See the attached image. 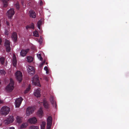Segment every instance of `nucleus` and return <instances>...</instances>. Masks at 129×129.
Returning a JSON list of instances; mask_svg holds the SVG:
<instances>
[{
  "label": "nucleus",
  "mask_w": 129,
  "mask_h": 129,
  "mask_svg": "<svg viewBox=\"0 0 129 129\" xmlns=\"http://www.w3.org/2000/svg\"><path fill=\"white\" fill-rule=\"evenodd\" d=\"M37 56L38 59H39L40 60H42V58L41 55L40 54H37Z\"/></svg>",
  "instance_id": "f704fd0d"
},
{
  "label": "nucleus",
  "mask_w": 129,
  "mask_h": 129,
  "mask_svg": "<svg viewBox=\"0 0 129 129\" xmlns=\"http://www.w3.org/2000/svg\"><path fill=\"white\" fill-rule=\"evenodd\" d=\"M30 16L31 17L35 18L36 17V13L35 12L32 10L29 11Z\"/></svg>",
  "instance_id": "4be33fe9"
},
{
  "label": "nucleus",
  "mask_w": 129,
  "mask_h": 129,
  "mask_svg": "<svg viewBox=\"0 0 129 129\" xmlns=\"http://www.w3.org/2000/svg\"><path fill=\"white\" fill-rule=\"evenodd\" d=\"M29 50V49H28L25 50H22L20 52V55L22 57L25 56Z\"/></svg>",
  "instance_id": "4468645a"
},
{
  "label": "nucleus",
  "mask_w": 129,
  "mask_h": 129,
  "mask_svg": "<svg viewBox=\"0 0 129 129\" xmlns=\"http://www.w3.org/2000/svg\"><path fill=\"white\" fill-rule=\"evenodd\" d=\"M23 100V99L21 97L17 99L15 103L16 107L18 108L20 107Z\"/></svg>",
  "instance_id": "1a4fd4ad"
},
{
  "label": "nucleus",
  "mask_w": 129,
  "mask_h": 129,
  "mask_svg": "<svg viewBox=\"0 0 129 129\" xmlns=\"http://www.w3.org/2000/svg\"><path fill=\"white\" fill-rule=\"evenodd\" d=\"M5 34L6 35H7L8 34V31L7 30H6L5 31Z\"/></svg>",
  "instance_id": "37998d69"
},
{
  "label": "nucleus",
  "mask_w": 129,
  "mask_h": 129,
  "mask_svg": "<svg viewBox=\"0 0 129 129\" xmlns=\"http://www.w3.org/2000/svg\"><path fill=\"white\" fill-rule=\"evenodd\" d=\"M27 61L29 62H31L33 60V58L30 56L27 57Z\"/></svg>",
  "instance_id": "a878e982"
},
{
  "label": "nucleus",
  "mask_w": 129,
  "mask_h": 129,
  "mask_svg": "<svg viewBox=\"0 0 129 129\" xmlns=\"http://www.w3.org/2000/svg\"><path fill=\"white\" fill-rule=\"evenodd\" d=\"M26 28L27 29H28L29 28H30L34 29V24L33 23H31L29 25L27 26L26 27Z\"/></svg>",
  "instance_id": "b1692460"
},
{
  "label": "nucleus",
  "mask_w": 129,
  "mask_h": 129,
  "mask_svg": "<svg viewBox=\"0 0 129 129\" xmlns=\"http://www.w3.org/2000/svg\"><path fill=\"white\" fill-rule=\"evenodd\" d=\"M32 49L34 50H36V48L34 47H33L32 48Z\"/></svg>",
  "instance_id": "a18cd8bd"
},
{
  "label": "nucleus",
  "mask_w": 129,
  "mask_h": 129,
  "mask_svg": "<svg viewBox=\"0 0 129 129\" xmlns=\"http://www.w3.org/2000/svg\"><path fill=\"white\" fill-rule=\"evenodd\" d=\"M35 109L32 107H29L27 109L26 111V116H29L34 112Z\"/></svg>",
  "instance_id": "0eeeda50"
},
{
  "label": "nucleus",
  "mask_w": 129,
  "mask_h": 129,
  "mask_svg": "<svg viewBox=\"0 0 129 129\" xmlns=\"http://www.w3.org/2000/svg\"><path fill=\"white\" fill-rule=\"evenodd\" d=\"M15 7L17 9H19V4L18 2L16 3L15 4Z\"/></svg>",
  "instance_id": "72a5a7b5"
},
{
  "label": "nucleus",
  "mask_w": 129,
  "mask_h": 129,
  "mask_svg": "<svg viewBox=\"0 0 129 129\" xmlns=\"http://www.w3.org/2000/svg\"><path fill=\"white\" fill-rule=\"evenodd\" d=\"M15 75L17 80L20 82L22 80V73L19 71H17L15 73Z\"/></svg>",
  "instance_id": "423d86ee"
},
{
  "label": "nucleus",
  "mask_w": 129,
  "mask_h": 129,
  "mask_svg": "<svg viewBox=\"0 0 129 129\" xmlns=\"http://www.w3.org/2000/svg\"><path fill=\"white\" fill-rule=\"evenodd\" d=\"M38 115L40 117H42L43 115V113L42 110V108L41 107L38 110L37 113Z\"/></svg>",
  "instance_id": "a211bd4d"
},
{
  "label": "nucleus",
  "mask_w": 129,
  "mask_h": 129,
  "mask_svg": "<svg viewBox=\"0 0 129 129\" xmlns=\"http://www.w3.org/2000/svg\"><path fill=\"white\" fill-rule=\"evenodd\" d=\"M33 34L34 36L36 37H38L39 36L38 32L36 30L34 32Z\"/></svg>",
  "instance_id": "c756f323"
},
{
  "label": "nucleus",
  "mask_w": 129,
  "mask_h": 129,
  "mask_svg": "<svg viewBox=\"0 0 129 129\" xmlns=\"http://www.w3.org/2000/svg\"><path fill=\"white\" fill-rule=\"evenodd\" d=\"M42 39L41 38L40 40L38 41V42H40V43L41 44V43L42 42Z\"/></svg>",
  "instance_id": "58836bf2"
},
{
  "label": "nucleus",
  "mask_w": 129,
  "mask_h": 129,
  "mask_svg": "<svg viewBox=\"0 0 129 129\" xmlns=\"http://www.w3.org/2000/svg\"><path fill=\"white\" fill-rule=\"evenodd\" d=\"M12 63L13 66L14 67H16L17 64V61L16 59L15 55L14 54H13Z\"/></svg>",
  "instance_id": "412c9836"
},
{
  "label": "nucleus",
  "mask_w": 129,
  "mask_h": 129,
  "mask_svg": "<svg viewBox=\"0 0 129 129\" xmlns=\"http://www.w3.org/2000/svg\"><path fill=\"white\" fill-rule=\"evenodd\" d=\"M30 86L29 85L28 87L26 89V90H25L24 91L25 94L27 93L30 90Z\"/></svg>",
  "instance_id": "7c9ffc66"
},
{
  "label": "nucleus",
  "mask_w": 129,
  "mask_h": 129,
  "mask_svg": "<svg viewBox=\"0 0 129 129\" xmlns=\"http://www.w3.org/2000/svg\"><path fill=\"white\" fill-rule=\"evenodd\" d=\"M44 70L46 71V73L47 74H48L49 73V70L48 67L47 66L45 67L44 68Z\"/></svg>",
  "instance_id": "473e14b6"
},
{
  "label": "nucleus",
  "mask_w": 129,
  "mask_h": 129,
  "mask_svg": "<svg viewBox=\"0 0 129 129\" xmlns=\"http://www.w3.org/2000/svg\"><path fill=\"white\" fill-rule=\"evenodd\" d=\"M8 129H15L14 127H11L8 128Z\"/></svg>",
  "instance_id": "ea45409f"
},
{
  "label": "nucleus",
  "mask_w": 129,
  "mask_h": 129,
  "mask_svg": "<svg viewBox=\"0 0 129 129\" xmlns=\"http://www.w3.org/2000/svg\"><path fill=\"white\" fill-rule=\"evenodd\" d=\"M47 129H50L52 124V119L51 116H49L47 118Z\"/></svg>",
  "instance_id": "9b49d317"
},
{
  "label": "nucleus",
  "mask_w": 129,
  "mask_h": 129,
  "mask_svg": "<svg viewBox=\"0 0 129 129\" xmlns=\"http://www.w3.org/2000/svg\"><path fill=\"white\" fill-rule=\"evenodd\" d=\"M45 61H44L43 62H42V63L40 65V66L41 67L45 63Z\"/></svg>",
  "instance_id": "e433bc0d"
},
{
  "label": "nucleus",
  "mask_w": 129,
  "mask_h": 129,
  "mask_svg": "<svg viewBox=\"0 0 129 129\" xmlns=\"http://www.w3.org/2000/svg\"><path fill=\"white\" fill-rule=\"evenodd\" d=\"M14 82L12 78L10 79V82L5 88L6 90L9 92L12 91L14 88Z\"/></svg>",
  "instance_id": "f257e3e1"
},
{
  "label": "nucleus",
  "mask_w": 129,
  "mask_h": 129,
  "mask_svg": "<svg viewBox=\"0 0 129 129\" xmlns=\"http://www.w3.org/2000/svg\"><path fill=\"white\" fill-rule=\"evenodd\" d=\"M35 109L32 107H29L27 109L26 111V116H29L34 112Z\"/></svg>",
  "instance_id": "6e6552de"
},
{
  "label": "nucleus",
  "mask_w": 129,
  "mask_h": 129,
  "mask_svg": "<svg viewBox=\"0 0 129 129\" xmlns=\"http://www.w3.org/2000/svg\"><path fill=\"white\" fill-rule=\"evenodd\" d=\"M21 3H22V4L23 5V3L22 2H21Z\"/></svg>",
  "instance_id": "09e8293b"
},
{
  "label": "nucleus",
  "mask_w": 129,
  "mask_h": 129,
  "mask_svg": "<svg viewBox=\"0 0 129 129\" xmlns=\"http://www.w3.org/2000/svg\"><path fill=\"white\" fill-rule=\"evenodd\" d=\"M42 20L41 19L37 23L38 27V28L40 29V26L42 24Z\"/></svg>",
  "instance_id": "393cba45"
},
{
  "label": "nucleus",
  "mask_w": 129,
  "mask_h": 129,
  "mask_svg": "<svg viewBox=\"0 0 129 129\" xmlns=\"http://www.w3.org/2000/svg\"><path fill=\"white\" fill-rule=\"evenodd\" d=\"M11 38L14 42H16L17 40V34L16 33H13L12 34Z\"/></svg>",
  "instance_id": "6ab92c4d"
},
{
  "label": "nucleus",
  "mask_w": 129,
  "mask_h": 129,
  "mask_svg": "<svg viewBox=\"0 0 129 129\" xmlns=\"http://www.w3.org/2000/svg\"><path fill=\"white\" fill-rule=\"evenodd\" d=\"M0 73L4 75L5 74V72L3 70H0Z\"/></svg>",
  "instance_id": "c9c22d12"
},
{
  "label": "nucleus",
  "mask_w": 129,
  "mask_h": 129,
  "mask_svg": "<svg viewBox=\"0 0 129 129\" xmlns=\"http://www.w3.org/2000/svg\"><path fill=\"white\" fill-rule=\"evenodd\" d=\"M42 33V32H40V33Z\"/></svg>",
  "instance_id": "8fccbe9b"
},
{
  "label": "nucleus",
  "mask_w": 129,
  "mask_h": 129,
  "mask_svg": "<svg viewBox=\"0 0 129 129\" xmlns=\"http://www.w3.org/2000/svg\"><path fill=\"white\" fill-rule=\"evenodd\" d=\"M44 79L47 81L48 80V78L46 77H44Z\"/></svg>",
  "instance_id": "4c0bfd02"
},
{
  "label": "nucleus",
  "mask_w": 129,
  "mask_h": 129,
  "mask_svg": "<svg viewBox=\"0 0 129 129\" xmlns=\"http://www.w3.org/2000/svg\"><path fill=\"white\" fill-rule=\"evenodd\" d=\"M40 90L38 88L35 90L34 91V95L37 97H39L40 96Z\"/></svg>",
  "instance_id": "2eb2a0df"
},
{
  "label": "nucleus",
  "mask_w": 129,
  "mask_h": 129,
  "mask_svg": "<svg viewBox=\"0 0 129 129\" xmlns=\"http://www.w3.org/2000/svg\"><path fill=\"white\" fill-rule=\"evenodd\" d=\"M14 120V118L12 116H9L4 121V123L6 124H8L13 122Z\"/></svg>",
  "instance_id": "20e7f679"
},
{
  "label": "nucleus",
  "mask_w": 129,
  "mask_h": 129,
  "mask_svg": "<svg viewBox=\"0 0 129 129\" xmlns=\"http://www.w3.org/2000/svg\"><path fill=\"white\" fill-rule=\"evenodd\" d=\"M15 14L14 9L11 8L9 10L7 13V15L9 18L11 19Z\"/></svg>",
  "instance_id": "39448f33"
},
{
  "label": "nucleus",
  "mask_w": 129,
  "mask_h": 129,
  "mask_svg": "<svg viewBox=\"0 0 129 129\" xmlns=\"http://www.w3.org/2000/svg\"><path fill=\"white\" fill-rule=\"evenodd\" d=\"M46 125V122H43L41 125V129H45Z\"/></svg>",
  "instance_id": "c85d7f7f"
},
{
  "label": "nucleus",
  "mask_w": 129,
  "mask_h": 129,
  "mask_svg": "<svg viewBox=\"0 0 129 129\" xmlns=\"http://www.w3.org/2000/svg\"><path fill=\"white\" fill-rule=\"evenodd\" d=\"M40 103H41V102H39V104H40Z\"/></svg>",
  "instance_id": "de8ad7c7"
},
{
  "label": "nucleus",
  "mask_w": 129,
  "mask_h": 129,
  "mask_svg": "<svg viewBox=\"0 0 129 129\" xmlns=\"http://www.w3.org/2000/svg\"><path fill=\"white\" fill-rule=\"evenodd\" d=\"M5 45L6 48V51L8 52H9L11 50V47L10 43L9 41L7 40H6Z\"/></svg>",
  "instance_id": "f8f14e48"
},
{
  "label": "nucleus",
  "mask_w": 129,
  "mask_h": 129,
  "mask_svg": "<svg viewBox=\"0 0 129 129\" xmlns=\"http://www.w3.org/2000/svg\"><path fill=\"white\" fill-rule=\"evenodd\" d=\"M28 125V124L27 122H24L20 125L19 128L20 129H23L26 127Z\"/></svg>",
  "instance_id": "aec40b11"
},
{
  "label": "nucleus",
  "mask_w": 129,
  "mask_h": 129,
  "mask_svg": "<svg viewBox=\"0 0 129 129\" xmlns=\"http://www.w3.org/2000/svg\"><path fill=\"white\" fill-rule=\"evenodd\" d=\"M27 70L28 73L30 74L33 75L35 73L34 68L32 66H28L27 67Z\"/></svg>",
  "instance_id": "9d476101"
},
{
  "label": "nucleus",
  "mask_w": 129,
  "mask_h": 129,
  "mask_svg": "<svg viewBox=\"0 0 129 129\" xmlns=\"http://www.w3.org/2000/svg\"><path fill=\"white\" fill-rule=\"evenodd\" d=\"M3 2L4 7H6L8 5L7 1L6 0H2Z\"/></svg>",
  "instance_id": "bb28decb"
},
{
  "label": "nucleus",
  "mask_w": 129,
  "mask_h": 129,
  "mask_svg": "<svg viewBox=\"0 0 129 129\" xmlns=\"http://www.w3.org/2000/svg\"><path fill=\"white\" fill-rule=\"evenodd\" d=\"M10 110V109L9 107L4 106L1 108L0 113L6 116L9 114Z\"/></svg>",
  "instance_id": "f03ea898"
},
{
  "label": "nucleus",
  "mask_w": 129,
  "mask_h": 129,
  "mask_svg": "<svg viewBox=\"0 0 129 129\" xmlns=\"http://www.w3.org/2000/svg\"><path fill=\"white\" fill-rule=\"evenodd\" d=\"M37 121V118L35 117H34L29 118L28 119L27 122L31 124H35Z\"/></svg>",
  "instance_id": "ddd939ff"
},
{
  "label": "nucleus",
  "mask_w": 129,
  "mask_h": 129,
  "mask_svg": "<svg viewBox=\"0 0 129 129\" xmlns=\"http://www.w3.org/2000/svg\"><path fill=\"white\" fill-rule=\"evenodd\" d=\"M40 6L42 5V4H43V3H42V1H40Z\"/></svg>",
  "instance_id": "79ce46f5"
},
{
  "label": "nucleus",
  "mask_w": 129,
  "mask_h": 129,
  "mask_svg": "<svg viewBox=\"0 0 129 129\" xmlns=\"http://www.w3.org/2000/svg\"><path fill=\"white\" fill-rule=\"evenodd\" d=\"M29 129H39L38 126L32 125L29 127Z\"/></svg>",
  "instance_id": "cd10ccee"
},
{
  "label": "nucleus",
  "mask_w": 129,
  "mask_h": 129,
  "mask_svg": "<svg viewBox=\"0 0 129 129\" xmlns=\"http://www.w3.org/2000/svg\"><path fill=\"white\" fill-rule=\"evenodd\" d=\"M5 61V58L4 57H2L0 58V61L2 64H3L4 63Z\"/></svg>",
  "instance_id": "2f4dec72"
},
{
  "label": "nucleus",
  "mask_w": 129,
  "mask_h": 129,
  "mask_svg": "<svg viewBox=\"0 0 129 129\" xmlns=\"http://www.w3.org/2000/svg\"><path fill=\"white\" fill-rule=\"evenodd\" d=\"M3 103V100L0 99V104Z\"/></svg>",
  "instance_id": "a19ab883"
},
{
  "label": "nucleus",
  "mask_w": 129,
  "mask_h": 129,
  "mask_svg": "<svg viewBox=\"0 0 129 129\" xmlns=\"http://www.w3.org/2000/svg\"><path fill=\"white\" fill-rule=\"evenodd\" d=\"M32 81L33 84L34 85L40 87L41 86L39 81V77L38 76L35 75L33 77Z\"/></svg>",
  "instance_id": "7ed1b4c3"
},
{
  "label": "nucleus",
  "mask_w": 129,
  "mask_h": 129,
  "mask_svg": "<svg viewBox=\"0 0 129 129\" xmlns=\"http://www.w3.org/2000/svg\"><path fill=\"white\" fill-rule=\"evenodd\" d=\"M16 125L18 123V124H19L22 122V118L19 116H17L16 118Z\"/></svg>",
  "instance_id": "f3484780"
},
{
  "label": "nucleus",
  "mask_w": 129,
  "mask_h": 129,
  "mask_svg": "<svg viewBox=\"0 0 129 129\" xmlns=\"http://www.w3.org/2000/svg\"><path fill=\"white\" fill-rule=\"evenodd\" d=\"M6 24H7L8 25H9V22H8L7 21H6Z\"/></svg>",
  "instance_id": "c03bdc74"
},
{
  "label": "nucleus",
  "mask_w": 129,
  "mask_h": 129,
  "mask_svg": "<svg viewBox=\"0 0 129 129\" xmlns=\"http://www.w3.org/2000/svg\"><path fill=\"white\" fill-rule=\"evenodd\" d=\"M43 105L45 108H48L49 105L47 102L46 99H44L43 101Z\"/></svg>",
  "instance_id": "5701e85b"
},
{
  "label": "nucleus",
  "mask_w": 129,
  "mask_h": 129,
  "mask_svg": "<svg viewBox=\"0 0 129 129\" xmlns=\"http://www.w3.org/2000/svg\"><path fill=\"white\" fill-rule=\"evenodd\" d=\"M2 42V40L1 39V38H0V44H1Z\"/></svg>",
  "instance_id": "49530a36"
},
{
  "label": "nucleus",
  "mask_w": 129,
  "mask_h": 129,
  "mask_svg": "<svg viewBox=\"0 0 129 129\" xmlns=\"http://www.w3.org/2000/svg\"><path fill=\"white\" fill-rule=\"evenodd\" d=\"M50 101L52 105L56 108V104L53 96H51L50 99Z\"/></svg>",
  "instance_id": "dca6fc26"
}]
</instances>
